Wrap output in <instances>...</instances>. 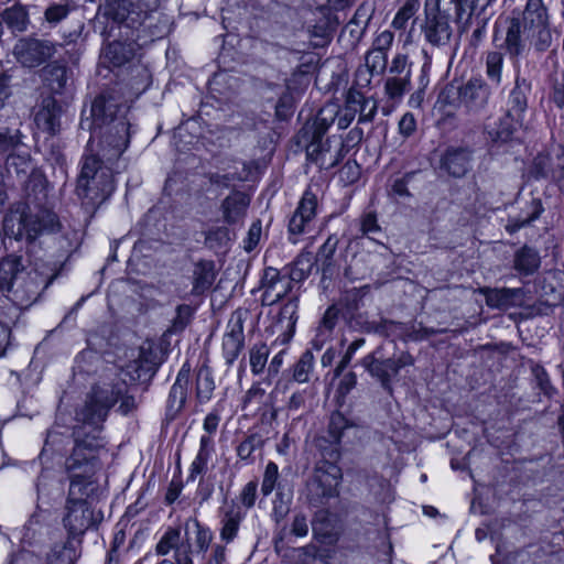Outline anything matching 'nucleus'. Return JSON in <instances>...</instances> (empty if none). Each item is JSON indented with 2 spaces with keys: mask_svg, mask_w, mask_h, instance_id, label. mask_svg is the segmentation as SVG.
Here are the masks:
<instances>
[{
  "mask_svg": "<svg viewBox=\"0 0 564 564\" xmlns=\"http://www.w3.org/2000/svg\"><path fill=\"white\" fill-rule=\"evenodd\" d=\"M123 102L111 94L97 96L90 108V116L83 118L80 127L90 131V138L80 161L78 184L98 175L101 169H113L130 142V123Z\"/></svg>",
  "mask_w": 564,
  "mask_h": 564,
  "instance_id": "f257e3e1",
  "label": "nucleus"
},
{
  "mask_svg": "<svg viewBox=\"0 0 564 564\" xmlns=\"http://www.w3.org/2000/svg\"><path fill=\"white\" fill-rule=\"evenodd\" d=\"M119 395L120 391L111 387L95 389L76 412V421L80 425L74 429L75 446L66 458V468L74 470L85 465L94 466L98 451L105 446L100 436L102 423Z\"/></svg>",
  "mask_w": 564,
  "mask_h": 564,
  "instance_id": "f03ea898",
  "label": "nucleus"
},
{
  "mask_svg": "<svg viewBox=\"0 0 564 564\" xmlns=\"http://www.w3.org/2000/svg\"><path fill=\"white\" fill-rule=\"evenodd\" d=\"M525 41L539 53L552 46L551 15L543 0H527L523 10L517 15L513 13L501 47L511 59H518L525 50Z\"/></svg>",
  "mask_w": 564,
  "mask_h": 564,
  "instance_id": "7ed1b4c3",
  "label": "nucleus"
},
{
  "mask_svg": "<svg viewBox=\"0 0 564 564\" xmlns=\"http://www.w3.org/2000/svg\"><path fill=\"white\" fill-rule=\"evenodd\" d=\"M1 271L3 279H8L11 313L35 303L58 274L54 267L37 257L25 267L22 257L15 253L1 258Z\"/></svg>",
  "mask_w": 564,
  "mask_h": 564,
  "instance_id": "20e7f679",
  "label": "nucleus"
},
{
  "mask_svg": "<svg viewBox=\"0 0 564 564\" xmlns=\"http://www.w3.org/2000/svg\"><path fill=\"white\" fill-rule=\"evenodd\" d=\"M31 203L41 204L42 202H31L24 198L15 202L10 205L2 221L4 235L10 239L24 242L30 258L34 257L37 249H41L39 240L44 234H55L62 228L54 212L48 209L33 212Z\"/></svg>",
  "mask_w": 564,
  "mask_h": 564,
  "instance_id": "39448f33",
  "label": "nucleus"
},
{
  "mask_svg": "<svg viewBox=\"0 0 564 564\" xmlns=\"http://www.w3.org/2000/svg\"><path fill=\"white\" fill-rule=\"evenodd\" d=\"M184 535L181 528L166 529L155 546L159 555H166L174 551V560L177 564H194V556L205 554L213 541V532L203 525L197 518H188L184 524Z\"/></svg>",
  "mask_w": 564,
  "mask_h": 564,
  "instance_id": "423d86ee",
  "label": "nucleus"
},
{
  "mask_svg": "<svg viewBox=\"0 0 564 564\" xmlns=\"http://www.w3.org/2000/svg\"><path fill=\"white\" fill-rule=\"evenodd\" d=\"M491 96L489 85L481 77H471L458 85L451 83L438 96V102L452 110L462 109L467 116L479 115L487 107Z\"/></svg>",
  "mask_w": 564,
  "mask_h": 564,
  "instance_id": "0eeeda50",
  "label": "nucleus"
},
{
  "mask_svg": "<svg viewBox=\"0 0 564 564\" xmlns=\"http://www.w3.org/2000/svg\"><path fill=\"white\" fill-rule=\"evenodd\" d=\"M6 169L11 177H17L21 185L24 199L43 202L46 197V180L39 170L34 169L28 151L9 152Z\"/></svg>",
  "mask_w": 564,
  "mask_h": 564,
  "instance_id": "6e6552de",
  "label": "nucleus"
},
{
  "mask_svg": "<svg viewBox=\"0 0 564 564\" xmlns=\"http://www.w3.org/2000/svg\"><path fill=\"white\" fill-rule=\"evenodd\" d=\"M452 12L456 21V2L454 0L425 1V21L422 32L431 45L444 47L449 44L453 35Z\"/></svg>",
  "mask_w": 564,
  "mask_h": 564,
  "instance_id": "1a4fd4ad",
  "label": "nucleus"
},
{
  "mask_svg": "<svg viewBox=\"0 0 564 564\" xmlns=\"http://www.w3.org/2000/svg\"><path fill=\"white\" fill-rule=\"evenodd\" d=\"M382 346L377 347L372 352L366 355L360 364L372 379L378 381L381 388L392 393V379L397 377L402 368L414 365V358L408 351H402L398 357L384 358Z\"/></svg>",
  "mask_w": 564,
  "mask_h": 564,
  "instance_id": "9d476101",
  "label": "nucleus"
},
{
  "mask_svg": "<svg viewBox=\"0 0 564 564\" xmlns=\"http://www.w3.org/2000/svg\"><path fill=\"white\" fill-rule=\"evenodd\" d=\"M340 480L341 469L338 465H315L304 490L306 501L313 507L326 505L338 495Z\"/></svg>",
  "mask_w": 564,
  "mask_h": 564,
  "instance_id": "9b49d317",
  "label": "nucleus"
},
{
  "mask_svg": "<svg viewBox=\"0 0 564 564\" xmlns=\"http://www.w3.org/2000/svg\"><path fill=\"white\" fill-rule=\"evenodd\" d=\"M139 13L137 24L134 25L135 41L140 45L152 43L163 39L170 33L171 22L167 15L158 12L159 0H138Z\"/></svg>",
  "mask_w": 564,
  "mask_h": 564,
  "instance_id": "f8f14e48",
  "label": "nucleus"
},
{
  "mask_svg": "<svg viewBox=\"0 0 564 564\" xmlns=\"http://www.w3.org/2000/svg\"><path fill=\"white\" fill-rule=\"evenodd\" d=\"M62 47L58 42L29 35L15 42L13 55L23 67L35 68L51 61Z\"/></svg>",
  "mask_w": 564,
  "mask_h": 564,
  "instance_id": "ddd939ff",
  "label": "nucleus"
},
{
  "mask_svg": "<svg viewBox=\"0 0 564 564\" xmlns=\"http://www.w3.org/2000/svg\"><path fill=\"white\" fill-rule=\"evenodd\" d=\"M249 315V311L242 307L230 314L221 343L223 357L228 367L234 365L245 348L243 325Z\"/></svg>",
  "mask_w": 564,
  "mask_h": 564,
  "instance_id": "4468645a",
  "label": "nucleus"
},
{
  "mask_svg": "<svg viewBox=\"0 0 564 564\" xmlns=\"http://www.w3.org/2000/svg\"><path fill=\"white\" fill-rule=\"evenodd\" d=\"M305 143L307 159L323 170L335 167L344 158V143L339 137H330L326 140H301Z\"/></svg>",
  "mask_w": 564,
  "mask_h": 564,
  "instance_id": "2eb2a0df",
  "label": "nucleus"
},
{
  "mask_svg": "<svg viewBox=\"0 0 564 564\" xmlns=\"http://www.w3.org/2000/svg\"><path fill=\"white\" fill-rule=\"evenodd\" d=\"M115 191L113 169H101L98 175L88 178L87 184H78L77 195L86 204L98 206L108 199Z\"/></svg>",
  "mask_w": 564,
  "mask_h": 564,
  "instance_id": "dca6fc26",
  "label": "nucleus"
},
{
  "mask_svg": "<svg viewBox=\"0 0 564 564\" xmlns=\"http://www.w3.org/2000/svg\"><path fill=\"white\" fill-rule=\"evenodd\" d=\"M317 195L308 187L302 195L293 215L289 220L290 240L297 242V237L303 235L310 224L314 220L317 210Z\"/></svg>",
  "mask_w": 564,
  "mask_h": 564,
  "instance_id": "f3484780",
  "label": "nucleus"
},
{
  "mask_svg": "<svg viewBox=\"0 0 564 564\" xmlns=\"http://www.w3.org/2000/svg\"><path fill=\"white\" fill-rule=\"evenodd\" d=\"M69 478V490L67 501H88L98 490V485L93 480L94 466L85 465L82 468H66Z\"/></svg>",
  "mask_w": 564,
  "mask_h": 564,
  "instance_id": "a211bd4d",
  "label": "nucleus"
},
{
  "mask_svg": "<svg viewBox=\"0 0 564 564\" xmlns=\"http://www.w3.org/2000/svg\"><path fill=\"white\" fill-rule=\"evenodd\" d=\"M22 121L13 110L0 113V151L2 153L17 152L25 148L21 131Z\"/></svg>",
  "mask_w": 564,
  "mask_h": 564,
  "instance_id": "6ab92c4d",
  "label": "nucleus"
},
{
  "mask_svg": "<svg viewBox=\"0 0 564 564\" xmlns=\"http://www.w3.org/2000/svg\"><path fill=\"white\" fill-rule=\"evenodd\" d=\"M191 371V364L188 360H186L181 367L176 376V380L171 387V390L167 395L165 408V417L167 421L175 420L185 408Z\"/></svg>",
  "mask_w": 564,
  "mask_h": 564,
  "instance_id": "aec40b11",
  "label": "nucleus"
},
{
  "mask_svg": "<svg viewBox=\"0 0 564 564\" xmlns=\"http://www.w3.org/2000/svg\"><path fill=\"white\" fill-rule=\"evenodd\" d=\"M261 289L262 304L273 305L292 290V284L286 273L273 267H267L261 276Z\"/></svg>",
  "mask_w": 564,
  "mask_h": 564,
  "instance_id": "412c9836",
  "label": "nucleus"
},
{
  "mask_svg": "<svg viewBox=\"0 0 564 564\" xmlns=\"http://www.w3.org/2000/svg\"><path fill=\"white\" fill-rule=\"evenodd\" d=\"M66 514L63 519L65 528L73 536L84 534L97 522L94 510L88 501H66Z\"/></svg>",
  "mask_w": 564,
  "mask_h": 564,
  "instance_id": "4be33fe9",
  "label": "nucleus"
},
{
  "mask_svg": "<svg viewBox=\"0 0 564 564\" xmlns=\"http://www.w3.org/2000/svg\"><path fill=\"white\" fill-rule=\"evenodd\" d=\"M524 128V120L505 112L498 121L491 126L486 124L484 128V134L486 141L492 147L506 144L514 139L516 133Z\"/></svg>",
  "mask_w": 564,
  "mask_h": 564,
  "instance_id": "5701e85b",
  "label": "nucleus"
},
{
  "mask_svg": "<svg viewBox=\"0 0 564 564\" xmlns=\"http://www.w3.org/2000/svg\"><path fill=\"white\" fill-rule=\"evenodd\" d=\"M473 153L468 147H449L441 158V169L453 177H463L471 167Z\"/></svg>",
  "mask_w": 564,
  "mask_h": 564,
  "instance_id": "b1692460",
  "label": "nucleus"
},
{
  "mask_svg": "<svg viewBox=\"0 0 564 564\" xmlns=\"http://www.w3.org/2000/svg\"><path fill=\"white\" fill-rule=\"evenodd\" d=\"M338 116V106L328 104L319 109L312 121H307L299 132L301 140H316L323 138L329 127L336 121Z\"/></svg>",
  "mask_w": 564,
  "mask_h": 564,
  "instance_id": "393cba45",
  "label": "nucleus"
},
{
  "mask_svg": "<svg viewBox=\"0 0 564 564\" xmlns=\"http://www.w3.org/2000/svg\"><path fill=\"white\" fill-rule=\"evenodd\" d=\"M531 91V80L520 74H517L514 78V86L510 90L506 101V111L509 112V115L511 113L514 117H519L524 120Z\"/></svg>",
  "mask_w": 564,
  "mask_h": 564,
  "instance_id": "a878e982",
  "label": "nucleus"
},
{
  "mask_svg": "<svg viewBox=\"0 0 564 564\" xmlns=\"http://www.w3.org/2000/svg\"><path fill=\"white\" fill-rule=\"evenodd\" d=\"M62 111V106L54 96L43 98L41 107L35 115L36 126L48 134L55 135L61 128Z\"/></svg>",
  "mask_w": 564,
  "mask_h": 564,
  "instance_id": "bb28decb",
  "label": "nucleus"
},
{
  "mask_svg": "<svg viewBox=\"0 0 564 564\" xmlns=\"http://www.w3.org/2000/svg\"><path fill=\"white\" fill-rule=\"evenodd\" d=\"M250 202L251 198L248 194L240 191L231 192L220 205L225 223L228 225L242 223L250 206Z\"/></svg>",
  "mask_w": 564,
  "mask_h": 564,
  "instance_id": "cd10ccee",
  "label": "nucleus"
},
{
  "mask_svg": "<svg viewBox=\"0 0 564 564\" xmlns=\"http://www.w3.org/2000/svg\"><path fill=\"white\" fill-rule=\"evenodd\" d=\"M245 517L246 512L242 511L241 507L234 502L219 510L221 525L219 535L221 541L230 543L237 538L240 523Z\"/></svg>",
  "mask_w": 564,
  "mask_h": 564,
  "instance_id": "c85d7f7f",
  "label": "nucleus"
},
{
  "mask_svg": "<svg viewBox=\"0 0 564 564\" xmlns=\"http://www.w3.org/2000/svg\"><path fill=\"white\" fill-rule=\"evenodd\" d=\"M480 293L485 296L486 304L491 308L507 310L517 306L523 296V289H491L482 288Z\"/></svg>",
  "mask_w": 564,
  "mask_h": 564,
  "instance_id": "c756f323",
  "label": "nucleus"
},
{
  "mask_svg": "<svg viewBox=\"0 0 564 564\" xmlns=\"http://www.w3.org/2000/svg\"><path fill=\"white\" fill-rule=\"evenodd\" d=\"M43 84L52 95H65L68 89V69L66 65L50 63L41 69Z\"/></svg>",
  "mask_w": 564,
  "mask_h": 564,
  "instance_id": "7c9ffc66",
  "label": "nucleus"
},
{
  "mask_svg": "<svg viewBox=\"0 0 564 564\" xmlns=\"http://www.w3.org/2000/svg\"><path fill=\"white\" fill-rule=\"evenodd\" d=\"M102 9L107 18L118 23H126L131 29L141 17V13L134 10V4L128 0H105Z\"/></svg>",
  "mask_w": 564,
  "mask_h": 564,
  "instance_id": "2f4dec72",
  "label": "nucleus"
},
{
  "mask_svg": "<svg viewBox=\"0 0 564 564\" xmlns=\"http://www.w3.org/2000/svg\"><path fill=\"white\" fill-rule=\"evenodd\" d=\"M344 108L355 113L359 112V122H370L377 113L376 100L366 98L364 94L355 87L348 89Z\"/></svg>",
  "mask_w": 564,
  "mask_h": 564,
  "instance_id": "473e14b6",
  "label": "nucleus"
},
{
  "mask_svg": "<svg viewBox=\"0 0 564 564\" xmlns=\"http://www.w3.org/2000/svg\"><path fill=\"white\" fill-rule=\"evenodd\" d=\"M308 534V521L304 513L299 512L293 517L290 529L283 525L274 535V549L282 553L286 545L292 542L291 536L304 538Z\"/></svg>",
  "mask_w": 564,
  "mask_h": 564,
  "instance_id": "72a5a7b5",
  "label": "nucleus"
},
{
  "mask_svg": "<svg viewBox=\"0 0 564 564\" xmlns=\"http://www.w3.org/2000/svg\"><path fill=\"white\" fill-rule=\"evenodd\" d=\"M216 279L215 262L212 260H199L194 264L192 275V294L203 295L210 290Z\"/></svg>",
  "mask_w": 564,
  "mask_h": 564,
  "instance_id": "f704fd0d",
  "label": "nucleus"
},
{
  "mask_svg": "<svg viewBox=\"0 0 564 564\" xmlns=\"http://www.w3.org/2000/svg\"><path fill=\"white\" fill-rule=\"evenodd\" d=\"M512 263V268L519 275L530 276L540 269L541 257L535 248L524 245L516 250Z\"/></svg>",
  "mask_w": 564,
  "mask_h": 564,
  "instance_id": "c9c22d12",
  "label": "nucleus"
},
{
  "mask_svg": "<svg viewBox=\"0 0 564 564\" xmlns=\"http://www.w3.org/2000/svg\"><path fill=\"white\" fill-rule=\"evenodd\" d=\"M456 2V25L459 35L468 32L474 23V12L480 7L484 11L494 0H454Z\"/></svg>",
  "mask_w": 564,
  "mask_h": 564,
  "instance_id": "e433bc0d",
  "label": "nucleus"
},
{
  "mask_svg": "<svg viewBox=\"0 0 564 564\" xmlns=\"http://www.w3.org/2000/svg\"><path fill=\"white\" fill-rule=\"evenodd\" d=\"M543 212L544 207L542 200L540 198H532L525 204L519 215L509 217L506 230L510 234H514L536 220Z\"/></svg>",
  "mask_w": 564,
  "mask_h": 564,
  "instance_id": "4c0bfd02",
  "label": "nucleus"
},
{
  "mask_svg": "<svg viewBox=\"0 0 564 564\" xmlns=\"http://www.w3.org/2000/svg\"><path fill=\"white\" fill-rule=\"evenodd\" d=\"M339 318V308L330 305L324 313L319 325L316 328V335L312 340V345L316 350H321L325 343L332 338L333 332Z\"/></svg>",
  "mask_w": 564,
  "mask_h": 564,
  "instance_id": "58836bf2",
  "label": "nucleus"
},
{
  "mask_svg": "<svg viewBox=\"0 0 564 564\" xmlns=\"http://www.w3.org/2000/svg\"><path fill=\"white\" fill-rule=\"evenodd\" d=\"M1 24L4 22L12 33H22L26 31L30 24L28 8L24 4L15 3L4 9L1 13Z\"/></svg>",
  "mask_w": 564,
  "mask_h": 564,
  "instance_id": "ea45409f",
  "label": "nucleus"
},
{
  "mask_svg": "<svg viewBox=\"0 0 564 564\" xmlns=\"http://www.w3.org/2000/svg\"><path fill=\"white\" fill-rule=\"evenodd\" d=\"M215 452V443L209 435H203L199 441L198 453L193 460L188 479L194 480L198 475H203L207 471L208 462Z\"/></svg>",
  "mask_w": 564,
  "mask_h": 564,
  "instance_id": "a19ab883",
  "label": "nucleus"
},
{
  "mask_svg": "<svg viewBox=\"0 0 564 564\" xmlns=\"http://www.w3.org/2000/svg\"><path fill=\"white\" fill-rule=\"evenodd\" d=\"M557 161V152L553 155L547 152L538 153L530 166H529V175L539 181V180H547L550 181L553 171L555 170V162Z\"/></svg>",
  "mask_w": 564,
  "mask_h": 564,
  "instance_id": "79ce46f5",
  "label": "nucleus"
},
{
  "mask_svg": "<svg viewBox=\"0 0 564 564\" xmlns=\"http://www.w3.org/2000/svg\"><path fill=\"white\" fill-rule=\"evenodd\" d=\"M215 381L213 371L207 365H203L196 372L195 397L198 403H207L214 394Z\"/></svg>",
  "mask_w": 564,
  "mask_h": 564,
  "instance_id": "37998d69",
  "label": "nucleus"
},
{
  "mask_svg": "<svg viewBox=\"0 0 564 564\" xmlns=\"http://www.w3.org/2000/svg\"><path fill=\"white\" fill-rule=\"evenodd\" d=\"M314 445L322 457L316 465H337L340 458V442L327 435H319L315 437Z\"/></svg>",
  "mask_w": 564,
  "mask_h": 564,
  "instance_id": "c03bdc74",
  "label": "nucleus"
},
{
  "mask_svg": "<svg viewBox=\"0 0 564 564\" xmlns=\"http://www.w3.org/2000/svg\"><path fill=\"white\" fill-rule=\"evenodd\" d=\"M102 356L93 349L83 350L75 360L74 370L82 375H96L104 368Z\"/></svg>",
  "mask_w": 564,
  "mask_h": 564,
  "instance_id": "a18cd8bd",
  "label": "nucleus"
},
{
  "mask_svg": "<svg viewBox=\"0 0 564 564\" xmlns=\"http://www.w3.org/2000/svg\"><path fill=\"white\" fill-rule=\"evenodd\" d=\"M299 301L296 297L289 300L279 313L278 325L288 330V337L283 341H289L294 334L297 322Z\"/></svg>",
  "mask_w": 564,
  "mask_h": 564,
  "instance_id": "49530a36",
  "label": "nucleus"
},
{
  "mask_svg": "<svg viewBox=\"0 0 564 564\" xmlns=\"http://www.w3.org/2000/svg\"><path fill=\"white\" fill-rule=\"evenodd\" d=\"M132 48L122 42H112L104 51V58L112 66L119 67L131 59Z\"/></svg>",
  "mask_w": 564,
  "mask_h": 564,
  "instance_id": "de8ad7c7",
  "label": "nucleus"
},
{
  "mask_svg": "<svg viewBox=\"0 0 564 564\" xmlns=\"http://www.w3.org/2000/svg\"><path fill=\"white\" fill-rule=\"evenodd\" d=\"M250 172H251L250 164L242 163L241 172H228L225 174L209 173L207 175V177L212 185L223 187V188H228L235 182L247 181Z\"/></svg>",
  "mask_w": 564,
  "mask_h": 564,
  "instance_id": "09e8293b",
  "label": "nucleus"
},
{
  "mask_svg": "<svg viewBox=\"0 0 564 564\" xmlns=\"http://www.w3.org/2000/svg\"><path fill=\"white\" fill-rule=\"evenodd\" d=\"M313 370H314L313 352L311 350H305L293 366L292 378L294 381H296L299 383H306L310 381Z\"/></svg>",
  "mask_w": 564,
  "mask_h": 564,
  "instance_id": "8fccbe9b",
  "label": "nucleus"
},
{
  "mask_svg": "<svg viewBox=\"0 0 564 564\" xmlns=\"http://www.w3.org/2000/svg\"><path fill=\"white\" fill-rule=\"evenodd\" d=\"M503 61L505 54L502 52L490 51L486 54V75L496 86H499L502 80Z\"/></svg>",
  "mask_w": 564,
  "mask_h": 564,
  "instance_id": "3c124183",
  "label": "nucleus"
},
{
  "mask_svg": "<svg viewBox=\"0 0 564 564\" xmlns=\"http://www.w3.org/2000/svg\"><path fill=\"white\" fill-rule=\"evenodd\" d=\"M231 239L230 230L227 227H216L206 232L205 246L218 252L226 250Z\"/></svg>",
  "mask_w": 564,
  "mask_h": 564,
  "instance_id": "603ef678",
  "label": "nucleus"
},
{
  "mask_svg": "<svg viewBox=\"0 0 564 564\" xmlns=\"http://www.w3.org/2000/svg\"><path fill=\"white\" fill-rule=\"evenodd\" d=\"M270 355V348L265 343H257L249 349V364L251 372L256 376L263 372Z\"/></svg>",
  "mask_w": 564,
  "mask_h": 564,
  "instance_id": "864d4df0",
  "label": "nucleus"
},
{
  "mask_svg": "<svg viewBox=\"0 0 564 564\" xmlns=\"http://www.w3.org/2000/svg\"><path fill=\"white\" fill-rule=\"evenodd\" d=\"M76 551L70 545L56 544L46 555L45 564H75Z\"/></svg>",
  "mask_w": 564,
  "mask_h": 564,
  "instance_id": "5fc2aeb1",
  "label": "nucleus"
},
{
  "mask_svg": "<svg viewBox=\"0 0 564 564\" xmlns=\"http://www.w3.org/2000/svg\"><path fill=\"white\" fill-rule=\"evenodd\" d=\"M194 310L187 304L176 306L175 316L172 319L170 327L165 330L164 335H172L182 333L191 323Z\"/></svg>",
  "mask_w": 564,
  "mask_h": 564,
  "instance_id": "6e6d98bb",
  "label": "nucleus"
},
{
  "mask_svg": "<svg viewBox=\"0 0 564 564\" xmlns=\"http://www.w3.org/2000/svg\"><path fill=\"white\" fill-rule=\"evenodd\" d=\"M264 444L262 436L258 433L248 435L236 448L237 455L241 460L252 463V454Z\"/></svg>",
  "mask_w": 564,
  "mask_h": 564,
  "instance_id": "4d7b16f0",
  "label": "nucleus"
},
{
  "mask_svg": "<svg viewBox=\"0 0 564 564\" xmlns=\"http://www.w3.org/2000/svg\"><path fill=\"white\" fill-rule=\"evenodd\" d=\"M411 79L406 77L391 76L384 83V91L389 99L399 100L409 90Z\"/></svg>",
  "mask_w": 564,
  "mask_h": 564,
  "instance_id": "13d9d810",
  "label": "nucleus"
},
{
  "mask_svg": "<svg viewBox=\"0 0 564 564\" xmlns=\"http://www.w3.org/2000/svg\"><path fill=\"white\" fill-rule=\"evenodd\" d=\"M313 263L306 257H299L291 264L286 275L290 278L291 284L293 282H301L305 280L312 271Z\"/></svg>",
  "mask_w": 564,
  "mask_h": 564,
  "instance_id": "bf43d9fd",
  "label": "nucleus"
},
{
  "mask_svg": "<svg viewBox=\"0 0 564 564\" xmlns=\"http://www.w3.org/2000/svg\"><path fill=\"white\" fill-rule=\"evenodd\" d=\"M351 425L348 420L340 412H334L329 417L326 435L341 442L344 432Z\"/></svg>",
  "mask_w": 564,
  "mask_h": 564,
  "instance_id": "052dcab7",
  "label": "nucleus"
},
{
  "mask_svg": "<svg viewBox=\"0 0 564 564\" xmlns=\"http://www.w3.org/2000/svg\"><path fill=\"white\" fill-rule=\"evenodd\" d=\"M290 506L291 497H285V495L279 489L275 494V499L273 500V508L271 513V518L276 524H280L284 521L290 512Z\"/></svg>",
  "mask_w": 564,
  "mask_h": 564,
  "instance_id": "680f3d73",
  "label": "nucleus"
},
{
  "mask_svg": "<svg viewBox=\"0 0 564 564\" xmlns=\"http://www.w3.org/2000/svg\"><path fill=\"white\" fill-rule=\"evenodd\" d=\"M531 371L536 381L538 388L544 395L551 398L556 393V389L552 386L550 377L542 365L533 364L531 366Z\"/></svg>",
  "mask_w": 564,
  "mask_h": 564,
  "instance_id": "e2e57ef3",
  "label": "nucleus"
},
{
  "mask_svg": "<svg viewBox=\"0 0 564 564\" xmlns=\"http://www.w3.org/2000/svg\"><path fill=\"white\" fill-rule=\"evenodd\" d=\"M550 99L560 109L564 108V70L555 69L551 77Z\"/></svg>",
  "mask_w": 564,
  "mask_h": 564,
  "instance_id": "0e129e2a",
  "label": "nucleus"
},
{
  "mask_svg": "<svg viewBox=\"0 0 564 564\" xmlns=\"http://www.w3.org/2000/svg\"><path fill=\"white\" fill-rule=\"evenodd\" d=\"M388 64V54L375 48L368 50L365 55V66L369 67L377 75L382 74Z\"/></svg>",
  "mask_w": 564,
  "mask_h": 564,
  "instance_id": "69168bd1",
  "label": "nucleus"
},
{
  "mask_svg": "<svg viewBox=\"0 0 564 564\" xmlns=\"http://www.w3.org/2000/svg\"><path fill=\"white\" fill-rule=\"evenodd\" d=\"M419 9V2L416 0L406 1L397 12L392 26L397 30L405 28L406 22L415 14Z\"/></svg>",
  "mask_w": 564,
  "mask_h": 564,
  "instance_id": "338daca9",
  "label": "nucleus"
},
{
  "mask_svg": "<svg viewBox=\"0 0 564 564\" xmlns=\"http://www.w3.org/2000/svg\"><path fill=\"white\" fill-rule=\"evenodd\" d=\"M265 390L260 383H253L242 399V409H259L264 402Z\"/></svg>",
  "mask_w": 564,
  "mask_h": 564,
  "instance_id": "774afa93",
  "label": "nucleus"
}]
</instances>
